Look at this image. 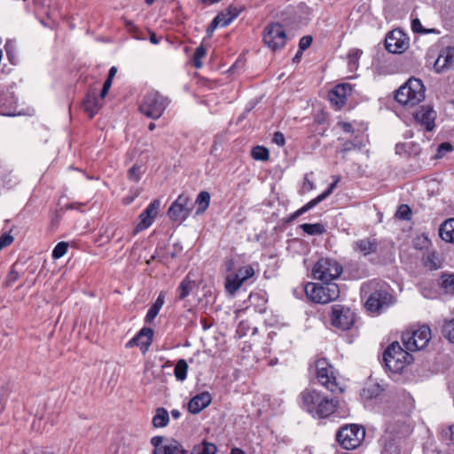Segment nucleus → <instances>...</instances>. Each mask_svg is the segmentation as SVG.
Segmentation results:
<instances>
[{
    "instance_id": "43",
    "label": "nucleus",
    "mask_w": 454,
    "mask_h": 454,
    "mask_svg": "<svg viewBox=\"0 0 454 454\" xmlns=\"http://www.w3.org/2000/svg\"><path fill=\"white\" fill-rule=\"evenodd\" d=\"M175 442L174 439L167 440L161 447L155 448L153 454H169L168 449H172Z\"/></svg>"
},
{
    "instance_id": "7",
    "label": "nucleus",
    "mask_w": 454,
    "mask_h": 454,
    "mask_svg": "<svg viewBox=\"0 0 454 454\" xmlns=\"http://www.w3.org/2000/svg\"><path fill=\"white\" fill-rule=\"evenodd\" d=\"M365 437V429L357 424H348L341 427L336 439L340 445L346 450L356 449Z\"/></svg>"
},
{
    "instance_id": "29",
    "label": "nucleus",
    "mask_w": 454,
    "mask_h": 454,
    "mask_svg": "<svg viewBox=\"0 0 454 454\" xmlns=\"http://www.w3.org/2000/svg\"><path fill=\"white\" fill-rule=\"evenodd\" d=\"M216 451L217 447L215 443L203 441L192 448L191 454H215Z\"/></svg>"
},
{
    "instance_id": "53",
    "label": "nucleus",
    "mask_w": 454,
    "mask_h": 454,
    "mask_svg": "<svg viewBox=\"0 0 454 454\" xmlns=\"http://www.w3.org/2000/svg\"><path fill=\"white\" fill-rule=\"evenodd\" d=\"M159 310L153 308V306L148 309L147 314L145 316V322L151 323L154 320V318L158 316Z\"/></svg>"
},
{
    "instance_id": "57",
    "label": "nucleus",
    "mask_w": 454,
    "mask_h": 454,
    "mask_svg": "<svg viewBox=\"0 0 454 454\" xmlns=\"http://www.w3.org/2000/svg\"><path fill=\"white\" fill-rule=\"evenodd\" d=\"M411 28L415 33H423L425 29L423 28L421 22L419 19H414L411 21Z\"/></svg>"
},
{
    "instance_id": "59",
    "label": "nucleus",
    "mask_w": 454,
    "mask_h": 454,
    "mask_svg": "<svg viewBox=\"0 0 454 454\" xmlns=\"http://www.w3.org/2000/svg\"><path fill=\"white\" fill-rule=\"evenodd\" d=\"M162 442H163V437L162 436H153L152 439H151V443L153 446H154V448H158V447H161L163 444H162Z\"/></svg>"
},
{
    "instance_id": "60",
    "label": "nucleus",
    "mask_w": 454,
    "mask_h": 454,
    "mask_svg": "<svg viewBox=\"0 0 454 454\" xmlns=\"http://www.w3.org/2000/svg\"><path fill=\"white\" fill-rule=\"evenodd\" d=\"M220 27L217 23V20H215V19L212 20V22L210 23V25L207 27V34L208 35H211L214 31L218 27Z\"/></svg>"
},
{
    "instance_id": "41",
    "label": "nucleus",
    "mask_w": 454,
    "mask_h": 454,
    "mask_svg": "<svg viewBox=\"0 0 454 454\" xmlns=\"http://www.w3.org/2000/svg\"><path fill=\"white\" fill-rule=\"evenodd\" d=\"M67 248L68 244L67 242L58 243L52 251V257L55 259L61 258L67 252Z\"/></svg>"
},
{
    "instance_id": "50",
    "label": "nucleus",
    "mask_w": 454,
    "mask_h": 454,
    "mask_svg": "<svg viewBox=\"0 0 454 454\" xmlns=\"http://www.w3.org/2000/svg\"><path fill=\"white\" fill-rule=\"evenodd\" d=\"M241 10L236 6L230 5L226 10L225 13L230 18L231 22L239 15Z\"/></svg>"
},
{
    "instance_id": "45",
    "label": "nucleus",
    "mask_w": 454,
    "mask_h": 454,
    "mask_svg": "<svg viewBox=\"0 0 454 454\" xmlns=\"http://www.w3.org/2000/svg\"><path fill=\"white\" fill-rule=\"evenodd\" d=\"M220 27H224L231 23L230 18L226 15L225 12L218 13L215 18Z\"/></svg>"
},
{
    "instance_id": "51",
    "label": "nucleus",
    "mask_w": 454,
    "mask_h": 454,
    "mask_svg": "<svg viewBox=\"0 0 454 454\" xmlns=\"http://www.w3.org/2000/svg\"><path fill=\"white\" fill-rule=\"evenodd\" d=\"M170 451L169 454H187V451L184 450L183 444L176 440L172 449H168Z\"/></svg>"
},
{
    "instance_id": "48",
    "label": "nucleus",
    "mask_w": 454,
    "mask_h": 454,
    "mask_svg": "<svg viewBox=\"0 0 454 454\" xmlns=\"http://www.w3.org/2000/svg\"><path fill=\"white\" fill-rule=\"evenodd\" d=\"M13 242V237L10 233H3L0 236V251Z\"/></svg>"
},
{
    "instance_id": "8",
    "label": "nucleus",
    "mask_w": 454,
    "mask_h": 454,
    "mask_svg": "<svg viewBox=\"0 0 454 454\" xmlns=\"http://www.w3.org/2000/svg\"><path fill=\"white\" fill-rule=\"evenodd\" d=\"M342 272V266L335 260L321 258L317 261L312 270V276L315 279L322 282L333 283Z\"/></svg>"
},
{
    "instance_id": "25",
    "label": "nucleus",
    "mask_w": 454,
    "mask_h": 454,
    "mask_svg": "<svg viewBox=\"0 0 454 454\" xmlns=\"http://www.w3.org/2000/svg\"><path fill=\"white\" fill-rule=\"evenodd\" d=\"M382 450L381 454H399V448L389 432H385L380 438Z\"/></svg>"
},
{
    "instance_id": "52",
    "label": "nucleus",
    "mask_w": 454,
    "mask_h": 454,
    "mask_svg": "<svg viewBox=\"0 0 454 454\" xmlns=\"http://www.w3.org/2000/svg\"><path fill=\"white\" fill-rule=\"evenodd\" d=\"M312 43V37L310 35L302 36L299 42V48L301 51H305Z\"/></svg>"
},
{
    "instance_id": "17",
    "label": "nucleus",
    "mask_w": 454,
    "mask_h": 454,
    "mask_svg": "<svg viewBox=\"0 0 454 454\" xmlns=\"http://www.w3.org/2000/svg\"><path fill=\"white\" fill-rule=\"evenodd\" d=\"M25 114L23 109H18L16 99L12 93L0 92V115L15 116Z\"/></svg>"
},
{
    "instance_id": "34",
    "label": "nucleus",
    "mask_w": 454,
    "mask_h": 454,
    "mask_svg": "<svg viewBox=\"0 0 454 454\" xmlns=\"http://www.w3.org/2000/svg\"><path fill=\"white\" fill-rule=\"evenodd\" d=\"M251 155L256 160H269L270 153L264 146L256 145L252 149Z\"/></svg>"
},
{
    "instance_id": "49",
    "label": "nucleus",
    "mask_w": 454,
    "mask_h": 454,
    "mask_svg": "<svg viewBox=\"0 0 454 454\" xmlns=\"http://www.w3.org/2000/svg\"><path fill=\"white\" fill-rule=\"evenodd\" d=\"M17 263L12 266L6 278V285L12 286L19 278V272L16 270Z\"/></svg>"
},
{
    "instance_id": "16",
    "label": "nucleus",
    "mask_w": 454,
    "mask_h": 454,
    "mask_svg": "<svg viewBox=\"0 0 454 454\" xmlns=\"http://www.w3.org/2000/svg\"><path fill=\"white\" fill-rule=\"evenodd\" d=\"M409 46V41L405 34L401 30H393L387 34L385 39V47L391 53H402Z\"/></svg>"
},
{
    "instance_id": "5",
    "label": "nucleus",
    "mask_w": 454,
    "mask_h": 454,
    "mask_svg": "<svg viewBox=\"0 0 454 454\" xmlns=\"http://www.w3.org/2000/svg\"><path fill=\"white\" fill-rule=\"evenodd\" d=\"M411 361L412 356L409 351L404 350L398 342L389 345L383 354L385 366L394 373L401 372Z\"/></svg>"
},
{
    "instance_id": "9",
    "label": "nucleus",
    "mask_w": 454,
    "mask_h": 454,
    "mask_svg": "<svg viewBox=\"0 0 454 454\" xmlns=\"http://www.w3.org/2000/svg\"><path fill=\"white\" fill-rule=\"evenodd\" d=\"M430 339L431 330L427 325H422L416 330L404 333L402 336L405 349L411 352L424 348Z\"/></svg>"
},
{
    "instance_id": "44",
    "label": "nucleus",
    "mask_w": 454,
    "mask_h": 454,
    "mask_svg": "<svg viewBox=\"0 0 454 454\" xmlns=\"http://www.w3.org/2000/svg\"><path fill=\"white\" fill-rule=\"evenodd\" d=\"M411 215V210L407 205H401L398 207V210L396 212V216L402 220L410 219Z\"/></svg>"
},
{
    "instance_id": "40",
    "label": "nucleus",
    "mask_w": 454,
    "mask_h": 454,
    "mask_svg": "<svg viewBox=\"0 0 454 454\" xmlns=\"http://www.w3.org/2000/svg\"><path fill=\"white\" fill-rule=\"evenodd\" d=\"M362 53V51L358 49H353L349 51L348 54V62L350 68L356 67L358 59L361 57Z\"/></svg>"
},
{
    "instance_id": "39",
    "label": "nucleus",
    "mask_w": 454,
    "mask_h": 454,
    "mask_svg": "<svg viewBox=\"0 0 454 454\" xmlns=\"http://www.w3.org/2000/svg\"><path fill=\"white\" fill-rule=\"evenodd\" d=\"M454 149L453 145L449 143L445 142L438 145L436 153L434 155L435 159H442L448 153L452 152Z\"/></svg>"
},
{
    "instance_id": "36",
    "label": "nucleus",
    "mask_w": 454,
    "mask_h": 454,
    "mask_svg": "<svg viewBox=\"0 0 454 454\" xmlns=\"http://www.w3.org/2000/svg\"><path fill=\"white\" fill-rule=\"evenodd\" d=\"M125 27L133 38L137 40H145V36L131 20H125Z\"/></svg>"
},
{
    "instance_id": "38",
    "label": "nucleus",
    "mask_w": 454,
    "mask_h": 454,
    "mask_svg": "<svg viewBox=\"0 0 454 454\" xmlns=\"http://www.w3.org/2000/svg\"><path fill=\"white\" fill-rule=\"evenodd\" d=\"M207 50L203 45L199 46L193 54L192 61L196 68H200L203 65L202 59L206 56Z\"/></svg>"
},
{
    "instance_id": "4",
    "label": "nucleus",
    "mask_w": 454,
    "mask_h": 454,
    "mask_svg": "<svg viewBox=\"0 0 454 454\" xmlns=\"http://www.w3.org/2000/svg\"><path fill=\"white\" fill-rule=\"evenodd\" d=\"M319 285L309 282L304 286L307 298L315 303H328L339 298L340 291L335 283Z\"/></svg>"
},
{
    "instance_id": "56",
    "label": "nucleus",
    "mask_w": 454,
    "mask_h": 454,
    "mask_svg": "<svg viewBox=\"0 0 454 454\" xmlns=\"http://www.w3.org/2000/svg\"><path fill=\"white\" fill-rule=\"evenodd\" d=\"M325 199V196L320 194L318 195L317 198L311 200L310 201H309L307 204H305V206L307 207V208L309 210H310L311 208H313L314 207H316L317 204H319L320 202H322Z\"/></svg>"
},
{
    "instance_id": "2",
    "label": "nucleus",
    "mask_w": 454,
    "mask_h": 454,
    "mask_svg": "<svg viewBox=\"0 0 454 454\" xmlns=\"http://www.w3.org/2000/svg\"><path fill=\"white\" fill-rule=\"evenodd\" d=\"M301 407L313 418L324 419L337 409L338 401L330 398L314 388H306L299 395Z\"/></svg>"
},
{
    "instance_id": "58",
    "label": "nucleus",
    "mask_w": 454,
    "mask_h": 454,
    "mask_svg": "<svg viewBox=\"0 0 454 454\" xmlns=\"http://www.w3.org/2000/svg\"><path fill=\"white\" fill-rule=\"evenodd\" d=\"M164 302H165V296L162 293H160L152 306L160 311V309L162 308Z\"/></svg>"
},
{
    "instance_id": "62",
    "label": "nucleus",
    "mask_w": 454,
    "mask_h": 454,
    "mask_svg": "<svg viewBox=\"0 0 454 454\" xmlns=\"http://www.w3.org/2000/svg\"><path fill=\"white\" fill-rule=\"evenodd\" d=\"M341 129L347 133H352L354 131L353 126L349 122L340 123Z\"/></svg>"
},
{
    "instance_id": "22",
    "label": "nucleus",
    "mask_w": 454,
    "mask_h": 454,
    "mask_svg": "<svg viewBox=\"0 0 454 454\" xmlns=\"http://www.w3.org/2000/svg\"><path fill=\"white\" fill-rule=\"evenodd\" d=\"M434 67L438 72L443 69L454 70V47H448L441 51L434 63Z\"/></svg>"
},
{
    "instance_id": "61",
    "label": "nucleus",
    "mask_w": 454,
    "mask_h": 454,
    "mask_svg": "<svg viewBox=\"0 0 454 454\" xmlns=\"http://www.w3.org/2000/svg\"><path fill=\"white\" fill-rule=\"evenodd\" d=\"M35 454H57V453L50 448H37L35 450Z\"/></svg>"
},
{
    "instance_id": "64",
    "label": "nucleus",
    "mask_w": 454,
    "mask_h": 454,
    "mask_svg": "<svg viewBox=\"0 0 454 454\" xmlns=\"http://www.w3.org/2000/svg\"><path fill=\"white\" fill-rule=\"evenodd\" d=\"M446 434H450V440L454 442V425L448 428V432Z\"/></svg>"
},
{
    "instance_id": "32",
    "label": "nucleus",
    "mask_w": 454,
    "mask_h": 454,
    "mask_svg": "<svg viewBox=\"0 0 454 454\" xmlns=\"http://www.w3.org/2000/svg\"><path fill=\"white\" fill-rule=\"evenodd\" d=\"M300 228L308 235H320L325 231V226L319 223H303Z\"/></svg>"
},
{
    "instance_id": "10",
    "label": "nucleus",
    "mask_w": 454,
    "mask_h": 454,
    "mask_svg": "<svg viewBox=\"0 0 454 454\" xmlns=\"http://www.w3.org/2000/svg\"><path fill=\"white\" fill-rule=\"evenodd\" d=\"M317 378L318 382L331 392L342 388L339 387L334 376L333 367L325 358L318 359L316 362Z\"/></svg>"
},
{
    "instance_id": "35",
    "label": "nucleus",
    "mask_w": 454,
    "mask_h": 454,
    "mask_svg": "<svg viewBox=\"0 0 454 454\" xmlns=\"http://www.w3.org/2000/svg\"><path fill=\"white\" fill-rule=\"evenodd\" d=\"M442 287L447 293H454V273L442 274Z\"/></svg>"
},
{
    "instance_id": "21",
    "label": "nucleus",
    "mask_w": 454,
    "mask_h": 454,
    "mask_svg": "<svg viewBox=\"0 0 454 454\" xmlns=\"http://www.w3.org/2000/svg\"><path fill=\"white\" fill-rule=\"evenodd\" d=\"M212 402L211 395L208 392H202L192 397L188 403V411L192 414L200 412Z\"/></svg>"
},
{
    "instance_id": "33",
    "label": "nucleus",
    "mask_w": 454,
    "mask_h": 454,
    "mask_svg": "<svg viewBox=\"0 0 454 454\" xmlns=\"http://www.w3.org/2000/svg\"><path fill=\"white\" fill-rule=\"evenodd\" d=\"M193 282L185 278L177 287V298L179 300H184L190 294Z\"/></svg>"
},
{
    "instance_id": "20",
    "label": "nucleus",
    "mask_w": 454,
    "mask_h": 454,
    "mask_svg": "<svg viewBox=\"0 0 454 454\" xmlns=\"http://www.w3.org/2000/svg\"><path fill=\"white\" fill-rule=\"evenodd\" d=\"M378 247L379 243L377 239L370 238L357 239L352 244L353 250L364 256L376 253Z\"/></svg>"
},
{
    "instance_id": "12",
    "label": "nucleus",
    "mask_w": 454,
    "mask_h": 454,
    "mask_svg": "<svg viewBox=\"0 0 454 454\" xmlns=\"http://www.w3.org/2000/svg\"><path fill=\"white\" fill-rule=\"evenodd\" d=\"M263 42L272 51H277L285 46L286 35L283 26L279 23H272L264 28Z\"/></svg>"
},
{
    "instance_id": "6",
    "label": "nucleus",
    "mask_w": 454,
    "mask_h": 454,
    "mask_svg": "<svg viewBox=\"0 0 454 454\" xmlns=\"http://www.w3.org/2000/svg\"><path fill=\"white\" fill-rule=\"evenodd\" d=\"M168 103V98L157 90H151L145 95L139 110L148 118L157 120L162 115Z\"/></svg>"
},
{
    "instance_id": "15",
    "label": "nucleus",
    "mask_w": 454,
    "mask_h": 454,
    "mask_svg": "<svg viewBox=\"0 0 454 454\" xmlns=\"http://www.w3.org/2000/svg\"><path fill=\"white\" fill-rule=\"evenodd\" d=\"M160 207V200H154L147 206V207L138 216V223L133 231V235H137L138 232L149 228L153 224L158 215Z\"/></svg>"
},
{
    "instance_id": "3",
    "label": "nucleus",
    "mask_w": 454,
    "mask_h": 454,
    "mask_svg": "<svg viewBox=\"0 0 454 454\" xmlns=\"http://www.w3.org/2000/svg\"><path fill=\"white\" fill-rule=\"evenodd\" d=\"M395 98L404 106H415L424 100L425 87L419 79L410 78L396 90Z\"/></svg>"
},
{
    "instance_id": "19",
    "label": "nucleus",
    "mask_w": 454,
    "mask_h": 454,
    "mask_svg": "<svg viewBox=\"0 0 454 454\" xmlns=\"http://www.w3.org/2000/svg\"><path fill=\"white\" fill-rule=\"evenodd\" d=\"M415 121L426 130L431 131L434 128L435 112L429 106H423L413 114Z\"/></svg>"
},
{
    "instance_id": "24",
    "label": "nucleus",
    "mask_w": 454,
    "mask_h": 454,
    "mask_svg": "<svg viewBox=\"0 0 454 454\" xmlns=\"http://www.w3.org/2000/svg\"><path fill=\"white\" fill-rule=\"evenodd\" d=\"M101 106L102 105L96 92L89 93L83 100V109L89 114L90 118L94 117V115L99 111Z\"/></svg>"
},
{
    "instance_id": "30",
    "label": "nucleus",
    "mask_w": 454,
    "mask_h": 454,
    "mask_svg": "<svg viewBox=\"0 0 454 454\" xmlns=\"http://www.w3.org/2000/svg\"><path fill=\"white\" fill-rule=\"evenodd\" d=\"M210 199L211 197L208 192L202 191L198 194L195 200L196 204L198 205L196 211L197 215L203 214L208 208Z\"/></svg>"
},
{
    "instance_id": "28",
    "label": "nucleus",
    "mask_w": 454,
    "mask_h": 454,
    "mask_svg": "<svg viewBox=\"0 0 454 454\" xmlns=\"http://www.w3.org/2000/svg\"><path fill=\"white\" fill-rule=\"evenodd\" d=\"M169 422V414L168 411L163 408L159 407L155 410V414L153 417L152 424L154 427H165L168 426Z\"/></svg>"
},
{
    "instance_id": "47",
    "label": "nucleus",
    "mask_w": 454,
    "mask_h": 454,
    "mask_svg": "<svg viewBox=\"0 0 454 454\" xmlns=\"http://www.w3.org/2000/svg\"><path fill=\"white\" fill-rule=\"evenodd\" d=\"M361 148V145L354 143L353 141H345L342 145V148L340 150V152L343 153V156L350 152V151H353L355 149H360Z\"/></svg>"
},
{
    "instance_id": "55",
    "label": "nucleus",
    "mask_w": 454,
    "mask_h": 454,
    "mask_svg": "<svg viewBox=\"0 0 454 454\" xmlns=\"http://www.w3.org/2000/svg\"><path fill=\"white\" fill-rule=\"evenodd\" d=\"M33 429H35L36 432H43L45 427V422H43V419L42 417L35 419L33 422Z\"/></svg>"
},
{
    "instance_id": "27",
    "label": "nucleus",
    "mask_w": 454,
    "mask_h": 454,
    "mask_svg": "<svg viewBox=\"0 0 454 454\" xmlns=\"http://www.w3.org/2000/svg\"><path fill=\"white\" fill-rule=\"evenodd\" d=\"M439 235L442 240L454 243V218L448 219L441 224Z\"/></svg>"
},
{
    "instance_id": "1",
    "label": "nucleus",
    "mask_w": 454,
    "mask_h": 454,
    "mask_svg": "<svg viewBox=\"0 0 454 454\" xmlns=\"http://www.w3.org/2000/svg\"><path fill=\"white\" fill-rule=\"evenodd\" d=\"M362 296L365 298L364 308L367 311L380 315L395 303L390 286L380 280L373 279L364 283Z\"/></svg>"
},
{
    "instance_id": "31",
    "label": "nucleus",
    "mask_w": 454,
    "mask_h": 454,
    "mask_svg": "<svg viewBox=\"0 0 454 454\" xmlns=\"http://www.w3.org/2000/svg\"><path fill=\"white\" fill-rule=\"evenodd\" d=\"M188 364L184 359H180L176 362L174 375L179 381H184L187 378Z\"/></svg>"
},
{
    "instance_id": "18",
    "label": "nucleus",
    "mask_w": 454,
    "mask_h": 454,
    "mask_svg": "<svg viewBox=\"0 0 454 454\" xmlns=\"http://www.w3.org/2000/svg\"><path fill=\"white\" fill-rule=\"evenodd\" d=\"M352 92V86L349 83H340L336 85L329 92V100L338 108L342 107Z\"/></svg>"
},
{
    "instance_id": "54",
    "label": "nucleus",
    "mask_w": 454,
    "mask_h": 454,
    "mask_svg": "<svg viewBox=\"0 0 454 454\" xmlns=\"http://www.w3.org/2000/svg\"><path fill=\"white\" fill-rule=\"evenodd\" d=\"M272 141L278 146H283L286 143V139H285L283 133H281L279 131H277L274 133Z\"/></svg>"
},
{
    "instance_id": "13",
    "label": "nucleus",
    "mask_w": 454,
    "mask_h": 454,
    "mask_svg": "<svg viewBox=\"0 0 454 454\" xmlns=\"http://www.w3.org/2000/svg\"><path fill=\"white\" fill-rule=\"evenodd\" d=\"M254 275V270L251 265L240 267L236 273H231L225 278V290L230 294H234L245 281Z\"/></svg>"
},
{
    "instance_id": "26",
    "label": "nucleus",
    "mask_w": 454,
    "mask_h": 454,
    "mask_svg": "<svg viewBox=\"0 0 454 454\" xmlns=\"http://www.w3.org/2000/svg\"><path fill=\"white\" fill-rule=\"evenodd\" d=\"M423 264L430 270H436L442 267L441 255L436 251L427 252L422 258Z\"/></svg>"
},
{
    "instance_id": "37",
    "label": "nucleus",
    "mask_w": 454,
    "mask_h": 454,
    "mask_svg": "<svg viewBox=\"0 0 454 454\" xmlns=\"http://www.w3.org/2000/svg\"><path fill=\"white\" fill-rule=\"evenodd\" d=\"M442 333L450 342L454 343V319L444 322Z\"/></svg>"
},
{
    "instance_id": "42",
    "label": "nucleus",
    "mask_w": 454,
    "mask_h": 454,
    "mask_svg": "<svg viewBox=\"0 0 454 454\" xmlns=\"http://www.w3.org/2000/svg\"><path fill=\"white\" fill-rule=\"evenodd\" d=\"M142 171L141 167L138 165L132 166L128 171L129 180L138 182L141 178Z\"/></svg>"
},
{
    "instance_id": "14",
    "label": "nucleus",
    "mask_w": 454,
    "mask_h": 454,
    "mask_svg": "<svg viewBox=\"0 0 454 454\" xmlns=\"http://www.w3.org/2000/svg\"><path fill=\"white\" fill-rule=\"evenodd\" d=\"M192 207V203L190 197L182 193L169 207L168 215L176 222L184 221L190 215Z\"/></svg>"
},
{
    "instance_id": "11",
    "label": "nucleus",
    "mask_w": 454,
    "mask_h": 454,
    "mask_svg": "<svg viewBox=\"0 0 454 454\" xmlns=\"http://www.w3.org/2000/svg\"><path fill=\"white\" fill-rule=\"evenodd\" d=\"M330 320L333 327L347 331L354 325L356 314L349 308L336 304L332 307Z\"/></svg>"
},
{
    "instance_id": "23",
    "label": "nucleus",
    "mask_w": 454,
    "mask_h": 454,
    "mask_svg": "<svg viewBox=\"0 0 454 454\" xmlns=\"http://www.w3.org/2000/svg\"><path fill=\"white\" fill-rule=\"evenodd\" d=\"M153 331L151 328L144 327L130 340L137 346L140 347L143 351H146L153 341Z\"/></svg>"
},
{
    "instance_id": "46",
    "label": "nucleus",
    "mask_w": 454,
    "mask_h": 454,
    "mask_svg": "<svg viewBox=\"0 0 454 454\" xmlns=\"http://www.w3.org/2000/svg\"><path fill=\"white\" fill-rule=\"evenodd\" d=\"M315 189V184L305 175L301 189V193H307Z\"/></svg>"
},
{
    "instance_id": "63",
    "label": "nucleus",
    "mask_w": 454,
    "mask_h": 454,
    "mask_svg": "<svg viewBox=\"0 0 454 454\" xmlns=\"http://www.w3.org/2000/svg\"><path fill=\"white\" fill-rule=\"evenodd\" d=\"M336 186V183H333L330 184V186L327 188V190H325L323 193H321L322 195L325 196V199H326L328 196H330V194L333 192V189L335 188Z\"/></svg>"
}]
</instances>
